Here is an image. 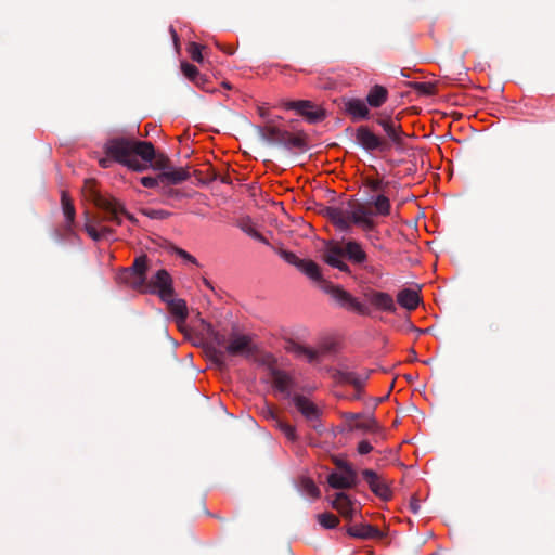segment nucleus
I'll return each instance as SVG.
<instances>
[{
    "label": "nucleus",
    "instance_id": "nucleus-1",
    "mask_svg": "<svg viewBox=\"0 0 555 555\" xmlns=\"http://www.w3.org/2000/svg\"><path fill=\"white\" fill-rule=\"evenodd\" d=\"M104 152L114 162L138 172L146 170V163L151 162L155 156V149L151 142L126 137L107 140L104 144Z\"/></svg>",
    "mask_w": 555,
    "mask_h": 555
},
{
    "label": "nucleus",
    "instance_id": "nucleus-2",
    "mask_svg": "<svg viewBox=\"0 0 555 555\" xmlns=\"http://www.w3.org/2000/svg\"><path fill=\"white\" fill-rule=\"evenodd\" d=\"M322 260L330 267L347 274H351V269L347 261L369 272H373V267L369 264L367 253L362 243L356 240L326 242L322 250Z\"/></svg>",
    "mask_w": 555,
    "mask_h": 555
},
{
    "label": "nucleus",
    "instance_id": "nucleus-3",
    "mask_svg": "<svg viewBox=\"0 0 555 555\" xmlns=\"http://www.w3.org/2000/svg\"><path fill=\"white\" fill-rule=\"evenodd\" d=\"M320 214L344 232L350 231L352 224L359 225L366 232L375 228V221L372 220L373 211L358 201H349L348 209L324 206L320 209Z\"/></svg>",
    "mask_w": 555,
    "mask_h": 555
},
{
    "label": "nucleus",
    "instance_id": "nucleus-4",
    "mask_svg": "<svg viewBox=\"0 0 555 555\" xmlns=\"http://www.w3.org/2000/svg\"><path fill=\"white\" fill-rule=\"evenodd\" d=\"M208 337L210 339V344L223 347L227 354L230 357H242L248 359L257 351V347L254 344L251 336L237 331H232L227 335L209 326Z\"/></svg>",
    "mask_w": 555,
    "mask_h": 555
},
{
    "label": "nucleus",
    "instance_id": "nucleus-5",
    "mask_svg": "<svg viewBox=\"0 0 555 555\" xmlns=\"http://www.w3.org/2000/svg\"><path fill=\"white\" fill-rule=\"evenodd\" d=\"M94 182L86 181V188H90L89 198L104 212V218L116 225L121 224V216H126L131 222H137L133 215L129 214L124 205L114 197H105L93 190Z\"/></svg>",
    "mask_w": 555,
    "mask_h": 555
},
{
    "label": "nucleus",
    "instance_id": "nucleus-6",
    "mask_svg": "<svg viewBox=\"0 0 555 555\" xmlns=\"http://www.w3.org/2000/svg\"><path fill=\"white\" fill-rule=\"evenodd\" d=\"M325 292L341 307L360 315H370L371 309L338 285L327 283Z\"/></svg>",
    "mask_w": 555,
    "mask_h": 555
},
{
    "label": "nucleus",
    "instance_id": "nucleus-7",
    "mask_svg": "<svg viewBox=\"0 0 555 555\" xmlns=\"http://www.w3.org/2000/svg\"><path fill=\"white\" fill-rule=\"evenodd\" d=\"M147 262L146 255L137 257L131 267L120 272L119 280L130 285L133 289H143L146 282Z\"/></svg>",
    "mask_w": 555,
    "mask_h": 555
},
{
    "label": "nucleus",
    "instance_id": "nucleus-8",
    "mask_svg": "<svg viewBox=\"0 0 555 555\" xmlns=\"http://www.w3.org/2000/svg\"><path fill=\"white\" fill-rule=\"evenodd\" d=\"M141 292L157 293L162 300L169 299L170 296H173L172 279L168 271L165 269L158 270L150 282H145V286Z\"/></svg>",
    "mask_w": 555,
    "mask_h": 555
},
{
    "label": "nucleus",
    "instance_id": "nucleus-9",
    "mask_svg": "<svg viewBox=\"0 0 555 555\" xmlns=\"http://www.w3.org/2000/svg\"><path fill=\"white\" fill-rule=\"evenodd\" d=\"M356 142L367 152H385L391 147L388 140H385L375 134L367 126H360L357 128Z\"/></svg>",
    "mask_w": 555,
    "mask_h": 555
},
{
    "label": "nucleus",
    "instance_id": "nucleus-10",
    "mask_svg": "<svg viewBox=\"0 0 555 555\" xmlns=\"http://www.w3.org/2000/svg\"><path fill=\"white\" fill-rule=\"evenodd\" d=\"M362 476L366 481L370 490L383 501H389L392 498V491L388 481L373 469H363Z\"/></svg>",
    "mask_w": 555,
    "mask_h": 555
},
{
    "label": "nucleus",
    "instance_id": "nucleus-11",
    "mask_svg": "<svg viewBox=\"0 0 555 555\" xmlns=\"http://www.w3.org/2000/svg\"><path fill=\"white\" fill-rule=\"evenodd\" d=\"M287 108L297 111L310 124L320 122L326 117L325 109L306 100L289 102Z\"/></svg>",
    "mask_w": 555,
    "mask_h": 555
},
{
    "label": "nucleus",
    "instance_id": "nucleus-12",
    "mask_svg": "<svg viewBox=\"0 0 555 555\" xmlns=\"http://www.w3.org/2000/svg\"><path fill=\"white\" fill-rule=\"evenodd\" d=\"M103 222H108V220L104 218L103 211L100 216H95L86 222L85 230L93 241H108L114 238L115 230L111 227L103 225Z\"/></svg>",
    "mask_w": 555,
    "mask_h": 555
},
{
    "label": "nucleus",
    "instance_id": "nucleus-13",
    "mask_svg": "<svg viewBox=\"0 0 555 555\" xmlns=\"http://www.w3.org/2000/svg\"><path fill=\"white\" fill-rule=\"evenodd\" d=\"M292 401L305 420L317 429V423L320 421L322 411L311 400L302 395H294L292 397Z\"/></svg>",
    "mask_w": 555,
    "mask_h": 555
},
{
    "label": "nucleus",
    "instance_id": "nucleus-14",
    "mask_svg": "<svg viewBox=\"0 0 555 555\" xmlns=\"http://www.w3.org/2000/svg\"><path fill=\"white\" fill-rule=\"evenodd\" d=\"M376 124L383 128V130L385 131L386 135L389 139V143L391 142L396 146L402 145L403 131L399 117L393 118L389 115H379V117L376 118Z\"/></svg>",
    "mask_w": 555,
    "mask_h": 555
},
{
    "label": "nucleus",
    "instance_id": "nucleus-15",
    "mask_svg": "<svg viewBox=\"0 0 555 555\" xmlns=\"http://www.w3.org/2000/svg\"><path fill=\"white\" fill-rule=\"evenodd\" d=\"M327 483L337 490L352 489L359 483L358 473L356 469L332 472L327 476Z\"/></svg>",
    "mask_w": 555,
    "mask_h": 555
},
{
    "label": "nucleus",
    "instance_id": "nucleus-16",
    "mask_svg": "<svg viewBox=\"0 0 555 555\" xmlns=\"http://www.w3.org/2000/svg\"><path fill=\"white\" fill-rule=\"evenodd\" d=\"M343 104L344 112L349 115L353 121L370 119V109L366 102L362 99L345 98Z\"/></svg>",
    "mask_w": 555,
    "mask_h": 555
},
{
    "label": "nucleus",
    "instance_id": "nucleus-17",
    "mask_svg": "<svg viewBox=\"0 0 555 555\" xmlns=\"http://www.w3.org/2000/svg\"><path fill=\"white\" fill-rule=\"evenodd\" d=\"M364 297L378 310L389 313H395L397 310L393 298L388 293L369 289L364 293Z\"/></svg>",
    "mask_w": 555,
    "mask_h": 555
},
{
    "label": "nucleus",
    "instance_id": "nucleus-18",
    "mask_svg": "<svg viewBox=\"0 0 555 555\" xmlns=\"http://www.w3.org/2000/svg\"><path fill=\"white\" fill-rule=\"evenodd\" d=\"M370 374L371 371H365L363 374H358L351 371L338 370L335 373V378L338 383L350 384L358 391H360L363 388L365 382L369 379Z\"/></svg>",
    "mask_w": 555,
    "mask_h": 555
},
{
    "label": "nucleus",
    "instance_id": "nucleus-19",
    "mask_svg": "<svg viewBox=\"0 0 555 555\" xmlns=\"http://www.w3.org/2000/svg\"><path fill=\"white\" fill-rule=\"evenodd\" d=\"M353 502L345 492H338L335 494L332 501V506L335 508L345 519L352 520L356 514Z\"/></svg>",
    "mask_w": 555,
    "mask_h": 555
},
{
    "label": "nucleus",
    "instance_id": "nucleus-20",
    "mask_svg": "<svg viewBox=\"0 0 555 555\" xmlns=\"http://www.w3.org/2000/svg\"><path fill=\"white\" fill-rule=\"evenodd\" d=\"M347 533L357 539H382L383 533L374 526L369 524H354L347 528Z\"/></svg>",
    "mask_w": 555,
    "mask_h": 555
},
{
    "label": "nucleus",
    "instance_id": "nucleus-21",
    "mask_svg": "<svg viewBox=\"0 0 555 555\" xmlns=\"http://www.w3.org/2000/svg\"><path fill=\"white\" fill-rule=\"evenodd\" d=\"M372 211L373 216H389L391 210V204L389 198L385 195V192L378 193L376 196H371L364 204Z\"/></svg>",
    "mask_w": 555,
    "mask_h": 555
},
{
    "label": "nucleus",
    "instance_id": "nucleus-22",
    "mask_svg": "<svg viewBox=\"0 0 555 555\" xmlns=\"http://www.w3.org/2000/svg\"><path fill=\"white\" fill-rule=\"evenodd\" d=\"M160 182L167 184H180L190 178V173L185 168H176L170 166L165 171L159 172Z\"/></svg>",
    "mask_w": 555,
    "mask_h": 555
},
{
    "label": "nucleus",
    "instance_id": "nucleus-23",
    "mask_svg": "<svg viewBox=\"0 0 555 555\" xmlns=\"http://www.w3.org/2000/svg\"><path fill=\"white\" fill-rule=\"evenodd\" d=\"M271 379L273 387L283 393L286 398L291 397L292 378L284 372L273 369L271 370Z\"/></svg>",
    "mask_w": 555,
    "mask_h": 555
},
{
    "label": "nucleus",
    "instance_id": "nucleus-24",
    "mask_svg": "<svg viewBox=\"0 0 555 555\" xmlns=\"http://www.w3.org/2000/svg\"><path fill=\"white\" fill-rule=\"evenodd\" d=\"M420 295L412 288H404L397 295V301L402 307L410 311L415 310L420 304Z\"/></svg>",
    "mask_w": 555,
    "mask_h": 555
},
{
    "label": "nucleus",
    "instance_id": "nucleus-25",
    "mask_svg": "<svg viewBox=\"0 0 555 555\" xmlns=\"http://www.w3.org/2000/svg\"><path fill=\"white\" fill-rule=\"evenodd\" d=\"M285 130H282L271 124L260 127L258 130L260 138L270 144H281L285 137Z\"/></svg>",
    "mask_w": 555,
    "mask_h": 555
},
{
    "label": "nucleus",
    "instance_id": "nucleus-26",
    "mask_svg": "<svg viewBox=\"0 0 555 555\" xmlns=\"http://www.w3.org/2000/svg\"><path fill=\"white\" fill-rule=\"evenodd\" d=\"M388 99V91L385 87L375 85L373 86L367 95L366 104L373 108L380 107Z\"/></svg>",
    "mask_w": 555,
    "mask_h": 555
},
{
    "label": "nucleus",
    "instance_id": "nucleus-27",
    "mask_svg": "<svg viewBox=\"0 0 555 555\" xmlns=\"http://www.w3.org/2000/svg\"><path fill=\"white\" fill-rule=\"evenodd\" d=\"M164 301L167 304L169 311L177 317L179 321H185L188 308L183 299H175L173 296H170L169 299Z\"/></svg>",
    "mask_w": 555,
    "mask_h": 555
},
{
    "label": "nucleus",
    "instance_id": "nucleus-28",
    "mask_svg": "<svg viewBox=\"0 0 555 555\" xmlns=\"http://www.w3.org/2000/svg\"><path fill=\"white\" fill-rule=\"evenodd\" d=\"M298 270L306 274L313 281H321L322 274L320 271V267L317 262L310 259H301L299 262Z\"/></svg>",
    "mask_w": 555,
    "mask_h": 555
},
{
    "label": "nucleus",
    "instance_id": "nucleus-29",
    "mask_svg": "<svg viewBox=\"0 0 555 555\" xmlns=\"http://www.w3.org/2000/svg\"><path fill=\"white\" fill-rule=\"evenodd\" d=\"M61 204L63 214L66 218V228L69 230L74 223L76 211L69 195L65 191L62 192Z\"/></svg>",
    "mask_w": 555,
    "mask_h": 555
},
{
    "label": "nucleus",
    "instance_id": "nucleus-30",
    "mask_svg": "<svg viewBox=\"0 0 555 555\" xmlns=\"http://www.w3.org/2000/svg\"><path fill=\"white\" fill-rule=\"evenodd\" d=\"M225 354L227 352L223 347H218L215 344H211V346L208 347L209 359L218 369L222 370L225 367Z\"/></svg>",
    "mask_w": 555,
    "mask_h": 555
},
{
    "label": "nucleus",
    "instance_id": "nucleus-31",
    "mask_svg": "<svg viewBox=\"0 0 555 555\" xmlns=\"http://www.w3.org/2000/svg\"><path fill=\"white\" fill-rule=\"evenodd\" d=\"M280 145H283L286 149L305 150L306 141L305 138H302L301 135H294L291 132L286 131L285 137L283 138Z\"/></svg>",
    "mask_w": 555,
    "mask_h": 555
},
{
    "label": "nucleus",
    "instance_id": "nucleus-32",
    "mask_svg": "<svg viewBox=\"0 0 555 555\" xmlns=\"http://www.w3.org/2000/svg\"><path fill=\"white\" fill-rule=\"evenodd\" d=\"M292 350L297 357L306 358L308 360V362H310V363L317 361L320 356L319 351H317L314 349H310V348L299 345V344L294 345Z\"/></svg>",
    "mask_w": 555,
    "mask_h": 555
},
{
    "label": "nucleus",
    "instance_id": "nucleus-33",
    "mask_svg": "<svg viewBox=\"0 0 555 555\" xmlns=\"http://www.w3.org/2000/svg\"><path fill=\"white\" fill-rule=\"evenodd\" d=\"M146 164H147V168L151 166L155 170H159L160 172L165 171L166 169H168L171 166L170 159L168 158V156H166L163 153H159V154L155 153L154 158Z\"/></svg>",
    "mask_w": 555,
    "mask_h": 555
},
{
    "label": "nucleus",
    "instance_id": "nucleus-34",
    "mask_svg": "<svg viewBox=\"0 0 555 555\" xmlns=\"http://www.w3.org/2000/svg\"><path fill=\"white\" fill-rule=\"evenodd\" d=\"M389 185L388 181H384L379 178L366 177L364 179V186L367 188L371 192L382 193L385 192L386 188Z\"/></svg>",
    "mask_w": 555,
    "mask_h": 555
},
{
    "label": "nucleus",
    "instance_id": "nucleus-35",
    "mask_svg": "<svg viewBox=\"0 0 555 555\" xmlns=\"http://www.w3.org/2000/svg\"><path fill=\"white\" fill-rule=\"evenodd\" d=\"M318 521L322 527L326 529H333L339 524L338 517L332 513L319 514Z\"/></svg>",
    "mask_w": 555,
    "mask_h": 555
},
{
    "label": "nucleus",
    "instance_id": "nucleus-36",
    "mask_svg": "<svg viewBox=\"0 0 555 555\" xmlns=\"http://www.w3.org/2000/svg\"><path fill=\"white\" fill-rule=\"evenodd\" d=\"M275 426L285 435V437L288 440H291V441L297 440L296 428L293 425L284 422L283 420H280V421H276Z\"/></svg>",
    "mask_w": 555,
    "mask_h": 555
},
{
    "label": "nucleus",
    "instance_id": "nucleus-37",
    "mask_svg": "<svg viewBox=\"0 0 555 555\" xmlns=\"http://www.w3.org/2000/svg\"><path fill=\"white\" fill-rule=\"evenodd\" d=\"M173 184L162 183L159 188V194L167 198H181L184 194L177 189L172 188Z\"/></svg>",
    "mask_w": 555,
    "mask_h": 555
},
{
    "label": "nucleus",
    "instance_id": "nucleus-38",
    "mask_svg": "<svg viewBox=\"0 0 555 555\" xmlns=\"http://www.w3.org/2000/svg\"><path fill=\"white\" fill-rule=\"evenodd\" d=\"M278 254L281 258H283L287 263L296 267L298 269L299 262L301 261L300 258H298L293 251L285 250V249H279Z\"/></svg>",
    "mask_w": 555,
    "mask_h": 555
},
{
    "label": "nucleus",
    "instance_id": "nucleus-39",
    "mask_svg": "<svg viewBox=\"0 0 555 555\" xmlns=\"http://www.w3.org/2000/svg\"><path fill=\"white\" fill-rule=\"evenodd\" d=\"M181 69L183 75L191 81H193L201 74L195 65L186 62L181 63Z\"/></svg>",
    "mask_w": 555,
    "mask_h": 555
},
{
    "label": "nucleus",
    "instance_id": "nucleus-40",
    "mask_svg": "<svg viewBox=\"0 0 555 555\" xmlns=\"http://www.w3.org/2000/svg\"><path fill=\"white\" fill-rule=\"evenodd\" d=\"M143 214L151 219L157 220L167 219L171 216L170 211L164 209H144Z\"/></svg>",
    "mask_w": 555,
    "mask_h": 555
},
{
    "label": "nucleus",
    "instance_id": "nucleus-41",
    "mask_svg": "<svg viewBox=\"0 0 555 555\" xmlns=\"http://www.w3.org/2000/svg\"><path fill=\"white\" fill-rule=\"evenodd\" d=\"M202 49L203 47L196 42L189 43L188 52L190 53L193 61L197 63L203 62Z\"/></svg>",
    "mask_w": 555,
    "mask_h": 555
},
{
    "label": "nucleus",
    "instance_id": "nucleus-42",
    "mask_svg": "<svg viewBox=\"0 0 555 555\" xmlns=\"http://www.w3.org/2000/svg\"><path fill=\"white\" fill-rule=\"evenodd\" d=\"M412 88L415 91L426 95H431L435 93V86L429 82H414L412 83Z\"/></svg>",
    "mask_w": 555,
    "mask_h": 555
},
{
    "label": "nucleus",
    "instance_id": "nucleus-43",
    "mask_svg": "<svg viewBox=\"0 0 555 555\" xmlns=\"http://www.w3.org/2000/svg\"><path fill=\"white\" fill-rule=\"evenodd\" d=\"M302 489L312 498L320 496V490L311 479L306 478L302 480Z\"/></svg>",
    "mask_w": 555,
    "mask_h": 555
},
{
    "label": "nucleus",
    "instance_id": "nucleus-44",
    "mask_svg": "<svg viewBox=\"0 0 555 555\" xmlns=\"http://www.w3.org/2000/svg\"><path fill=\"white\" fill-rule=\"evenodd\" d=\"M140 181L145 188H157L158 190L162 184L159 173L156 177H142Z\"/></svg>",
    "mask_w": 555,
    "mask_h": 555
},
{
    "label": "nucleus",
    "instance_id": "nucleus-45",
    "mask_svg": "<svg viewBox=\"0 0 555 555\" xmlns=\"http://www.w3.org/2000/svg\"><path fill=\"white\" fill-rule=\"evenodd\" d=\"M356 428L364 429L367 431H375L378 429V424L374 417H370L367 421L363 423H358L354 426Z\"/></svg>",
    "mask_w": 555,
    "mask_h": 555
},
{
    "label": "nucleus",
    "instance_id": "nucleus-46",
    "mask_svg": "<svg viewBox=\"0 0 555 555\" xmlns=\"http://www.w3.org/2000/svg\"><path fill=\"white\" fill-rule=\"evenodd\" d=\"M243 231L246 234H248L249 236H251L253 238H255L263 244H267V245L269 244L267 238L260 232H258L256 229H254L253 227L243 228Z\"/></svg>",
    "mask_w": 555,
    "mask_h": 555
},
{
    "label": "nucleus",
    "instance_id": "nucleus-47",
    "mask_svg": "<svg viewBox=\"0 0 555 555\" xmlns=\"http://www.w3.org/2000/svg\"><path fill=\"white\" fill-rule=\"evenodd\" d=\"M262 414L263 416L267 418V420H270L272 422H274V425H276V421H280L281 418L278 416V414L275 413L274 409L270 405H266L263 409H262Z\"/></svg>",
    "mask_w": 555,
    "mask_h": 555
},
{
    "label": "nucleus",
    "instance_id": "nucleus-48",
    "mask_svg": "<svg viewBox=\"0 0 555 555\" xmlns=\"http://www.w3.org/2000/svg\"><path fill=\"white\" fill-rule=\"evenodd\" d=\"M172 249L176 255L183 258L184 260H186L191 263H194V264L197 263L196 259L191 254H189L186 250L179 248V247H173Z\"/></svg>",
    "mask_w": 555,
    "mask_h": 555
},
{
    "label": "nucleus",
    "instance_id": "nucleus-49",
    "mask_svg": "<svg viewBox=\"0 0 555 555\" xmlns=\"http://www.w3.org/2000/svg\"><path fill=\"white\" fill-rule=\"evenodd\" d=\"M194 85H196L198 88L209 91L210 89L207 87L208 79L205 75L199 74L198 77H196L193 81Z\"/></svg>",
    "mask_w": 555,
    "mask_h": 555
},
{
    "label": "nucleus",
    "instance_id": "nucleus-50",
    "mask_svg": "<svg viewBox=\"0 0 555 555\" xmlns=\"http://www.w3.org/2000/svg\"><path fill=\"white\" fill-rule=\"evenodd\" d=\"M359 454H367L373 450L372 444L367 440H362L359 442L357 448Z\"/></svg>",
    "mask_w": 555,
    "mask_h": 555
},
{
    "label": "nucleus",
    "instance_id": "nucleus-51",
    "mask_svg": "<svg viewBox=\"0 0 555 555\" xmlns=\"http://www.w3.org/2000/svg\"><path fill=\"white\" fill-rule=\"evenodd\" d=\"M334 463L338 472H347L348 469H354L350 463L344 460L336 459Z\"/></svg>",
    "mask_w": 555,
    "mask_h": 555
},
{
    "label": "nucleus",
    "instance_id": "nucleus-52",
    "mask_svg": "<svg viewBox=\"0 0 555 555\" xmlns=\"http://www.w3.org/2000/svg\"><path fill=\"white\" fill-rule=\"evenodd\" d=\"M409 507L412 513L418 514L421 509L420 501L413 496L410 501Z\"/></svg>",
    "mask_w": 555,
    "mask_h": 555
},
{
    "label": "nucleus",
    "instance_id": "nucleus-53",
    "mask_svg": "<svg viewBox=\"0 0 555 555\" xmlns=\"http://www.w3.org/2000/svg\"><path fill=\"white\" fill-rule=\"evenodd\" d=\"M113 162H114V159L112 157H109L108 155H106L105 157H102L99 159V165L102 168H109Z\"/></svg>",
    "mask_w": 555,
    "mask_h": 555
},
{
    "label": "nucleus",
    "instance_id": "nucleus-54",
    "mask_svg": "<svg viewBox=\"0 0 555 555\" xmlns=\"http://www.w3.org/2000/svg\"><path fill=\"white\" fill-rule=\"evenodd\" d=\"M345 416H346L347 420H358L360 417V414L346 413Z\"/></svg>",
    "mask_w": 555,
    "mask_h": 555
},
{
    "label": "nucleus",
    "instance_id": "nucleus-55",
    "mask_svg": "<svg viewBox=\"0 0 555 555\" xmlns=\"http://www.w3.org/2000/svg\"><path fill=\"white\" fill-rule=\"evenodd\" d=\"M217 179H219V176H218L217 173H215V175H214V177H212V180H217ZM220 181H221L222 183H228V182H229V180H228V178H227V177H222V178H220Z\"/></svg>",
    "mask_w": 555,
    "mask_h": 555
},
{
    "label": "nucleus",
    "instance_id": "nucleus-56",
    "mask_svg": "<svg viewBox=\"0 0 555 555\" xmlns=\"http://www.w3.org/2000/svg\"><path fill=\"white\" fill-rule=\"evenodd\" d=\"M170 33H171V35H172V38H173L175 42H177V40H178V36H177L176 30H175L172 27L170 28Z\"/></svg>",
    "mask_w": 555,
    "mask_h": 555
},
{
    "label": "nucleus",
    "instance_id": "nucleus-57",
    "mask_svg": "<svg viewBox=\"0 0 555 555\" xmlns=\"http://www.w3.org/2000/svg\"><path fill=\"white\" fill-rule=\"evenodd\" d=\"M223 51L229 54V55H232L234 53V49L233 48H224Z\"/></svg>",
    "mask_w": 555,
    "mask_h": 555
},
{
    "label": "nucleus",
    "instance_id": "nucleus-58",
    "mask_svg": "<svg viewBox=\"0 0 555 555\" xmlns=\"http://www.w3.org/2000/svg\"><path fill=\"white\" fill-rule=\"evenodd\" d=\"M259 114L261 117H266L267 116V111L262 107H259Z\"/></svg>",
    "mask_w": 555,
    "mask_h": 555
}]
</instances>
